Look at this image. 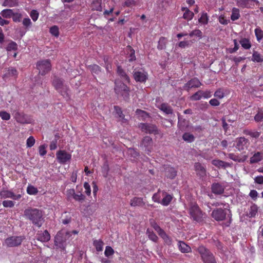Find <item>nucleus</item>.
I'll return each instance as SVG.
<instances>
[{"instance_id": "nucleus-1", "label": "nucleus", "mask_w": 263, "mask_h": 263, "mask_svg": "<svg viewBox=\"0 0 263 263\" xmlns=\"http://www.w3.org/2000/svg\"><path fill=\"white\" fill-rule=\"evenodd\" d=\"M24 216L38 228L41 227L45 221L44 212L37 208H28L25 209Z\"/></svg>"}, {"instance_id": "nucleus-2", "label": "nucleus", "mask_w": 263, "mask_h": 263, "mask_svg": "<svg viewBox=\"0 0 263 263\" xmlns=\"http://www.w3.org/2000/svg\"><path fill=\"white\" fill-rule=\"evenodd\" d=\"M52 85L54 88L64 98H69V87L64 84V81L62 79L54 77L52 81Z\"/></svg>"}, {"instance_id": "nucleus-3", "label": "nucleus", "mask_w": 263, "mask_h": 263, "mask_svg": "<svg viewBox=\"0 0 263 263\" xmlns=\"http://www.w3.org/2000/svg\"><path fill=\"white\" fill-rule=\"evenodd\" d=\"M198 251L204 263H217L213 254L204 247L200 246Z\"/></svg>"}, {"instance_id": "nucleus-4", "label": "nucleus", "mask_w": 263, "mask_h": 263, "mask_svg": "<svg viewBox=\"0 0 263 263\" xmlns=\"http://www.w3.org/2000/svg\"><path fill=\"white\" fill-rule=\"evenodd\" d=\"M190 214L194 220L201 222L203 220V214L201 210L196 203H192L189 209Z\"/></svg>"}, {"instance_id": "nucleus-5", "label": "nucleus", "mask_w": 263, "mask_h": 263, "mask_svg": "<svg viewBox=\"0 0 263 263\" xmlns=\"http://www.w3.org/2000/svg\"><path fill=\"white\" fill-rule=\"evenodd\" d=\"M115 91L118 95L122 96L125 99L129 98V88L121 82H115Z\"/></svg>"}, {"instance_id": "nucleus-6", "label": "nucleus", "mask_w": 263, "mask_h": 263, "mask_svg": "<svg viewBox=\"0 0 263 263\" xmlns=\"http://www.w3.org/2000/svg\"><path fill=\"white\" fill-rule=\"evenodd\" d=\"M25 239L24 236H12L7 238L5 242L8 247H16L20 246Z\"/></svg>"}, {"instance_id": "nucleus-7", "label": "nucleus", "mask_w": 263, "mask_h": 263, "mask_svg": "<svg viewBox=\"0 0 263 263\" xmlns=\"http://www.w3.org/2000/svg\"><path fill=\"white\" fill-rule=\"evenodd\" d=\"M51 65L49 60H44L39 61L36 64V68L39 70V73L44 76L51 70Z\"/></svg>"}, {"instance_id": "nucleus-8", "label": "nucleus", "mask_w": 263, "mask_h": 263, "mask_svg": "<svg viewBox=\"0 0 263 263\" xmlns=\"http://www.w3.org/2000/svg\"><path fill=\"white\" fill-rule=\"evenodd\" d=\"M227 212V210L226 209L217 208L212 211L211 216L217 221H222L226 218Z\"/></svg>"}, {"instance_id": "nucleus-9", "label": "nucleus", "mask_w": 263, "mask_h": 263, "mask_svg": "<svg viewBox=\"0 0 263 263\" xmlns=\"http://www.w3.org/2000/svg\"><path fill=\"white\" fill-rule=\"evenodd\" d=\"M139 127L143 132L145 133L154 135L158 134L157 126L152 124L141 123L139 125Z\"/></svg>"}, {"instance_id": "nucleus-10", "label": "nucleus", "mask_w": 263, "mask_h": 263, "mask_svg": "<svg viewBox=\"0 0 263 263\" xmlns=\"http://www.w3.org/2000/svg\"><path fill=\"white\" fill-rule=\"evenodd\" d=\"M57 159L61 164H65L71 158V155L64 150H59L56 154Z\"/></svg>"}, {"instance_id": "nucleus-11", "label": "nucleus", "mask_w": 263, "mask_h": 263, "mask_svg": "<svg viewBox=\"0 0 263 263\" xmlns=\"http://www.w3.org/2000/svg\"><path fill=\"white\" fill-rule=\"evenodd\" d=\"M153 142L152 138L149 136H145L140 144L142 149L146 151L148 154L151 152L153 148Z\"/></svg>"}, {"instance_id": "nucleus-12", "label": "nucleus", "mask_w": 263, "mask_h": 263, "mask_svg": "<svg viewBox=\"0 0 263 263\" xmlns=\"http://www.w3.org/2000/svg\"><path fill=\"white\" fill-rule=\"evenodd\" d=\"M0 196L2 198H10L14 200H18L22 197L21 194H16L12 190L5 189L0 191Z\"/></svg>"}, {"instance_id": "nucleus-13", "label": "nucleus", "mask_w": 263, "mask_h": 263, "mask_svg": "<svg viewBox=\"0 0 263 263\" xmlns=\"http://www.w3.org/2000/svg\"><path fill=\"white\" fill-rule=\"evenodd\" d=\"M133 76L136 82L141 83L145 82L148 79L147 73L142 69L134 71Z\"/></svg>"}, {"instance_id": "nucleus-14", "label": "nucleus", "mask_w": 263, "mask_h": 263, "mask_svg": "<svg viewBox=\"0 0 263 263\" xmlns=\"http://www.w3.org/2000/svg\"><path fill=\"white\" fill-rule=\"evenodd\" d=\"M14 118L17 122L21 124H29L31 123L30 118L23 112H16L15 114Z\"/></svg>"}, {"instance_id": "nucleus-15", "label": "nucleus", "mask_w": 263, "mask_h": 263, "mask_svg": "<svg viewBox=\"0 0 263 263\" xmlns=\"http://www.w3.org/2000/svg\"><path fill=\"white\" fill-rule=\"evenodd\" d=\"M202 85L200 81L196 78H194L189 81L183 86L184 89L189 90L192 88H198Z\"/></svg>"}, {"instance_id": "nucleus-16", "label": "nucleus", "mask_w": 263, "mask_h": 263, "mask_svg": "<svg viewBox=\"0 0 263 263\" xmlns=\"http://www.w3.org/2000/svg\"><path fill=\"white\" fill-rule=\"evenodd\" d=\"M36 239L43 242H48L50 239V235L47 230L39 231L36 233Z\"/></svg>"}, {"instance_id": "nucleus-17", "label": "nucleus", "mask_w": 263, "mask_h": 263, "mask_svg": "<svg viewBox=\"0 0 263 263\" xmlns=\"http://www.w3.org/2000/svg\"><path fill=\"white\" fill-rule=\"evenodd\" d=\"M249 145V140L245 137H239L236 140V148L239 151L244 150L247 148Z\"/></svg>"}, {"instance_id": "nucleus-18", "label": "nucleus", "mask_w": 263, "mask_h": 263, "mask_svg": "<svg viewBox=\"0 0 263 263\" xmlns=\"http://www.w3.org/2000/svg\"><path fill=\"white\" fill-rule=\"evenodd\" d=\"M54 245L57 248L61 249L63 251L65 250V240L59 233H58L54 237Z\"/></svg>"}, {"instance_id": "nucleus-19", "label": "nucleus", "mask_w": 263, "mask_h": 263, "mask_svg": "<svg viewBox=\"0 0 263 263\" xmlns=\"http://www.w3.org/2000/svg\"><path fill=\"white\" fill-rule=\"evenodd\" d=\"M194 170L198 176L200 177H205L206 175V170L205 166L200 162H196L194 165Z\"/></svg>"}, {"instance_id": "nucleus-20", "label": "nucleus", "mask_w": 263, "mask_h": 263, "mask_svg": "<svg viewBox=\"0 0 263 263\" xmlns=\"http://www.w3.org/2000/svg\"><path fill=\"white\" fill-rule=\"evenodd\" d=\"M225 187L219 183H214L211 186V190L215 195H221L223 193Z\"/></svg>"}, {"instance_id": "nucleus-21", "label": "nucleus", "mask_w": 263, "mask_h": 263, "mask_svg": "<svg viewBox=\"0 0 263 263\" xmlns=\"http://www.w3.org/2000/svg\"><path fill=\"white\" fill-rule=\"evenodd\" d=\"M212 164L216 167L220 168L226 169L227 167H232V163L227 162L219 159H214L212 161Z\"/></svg>"}, {"instance_id": "nucleus-22", "label": "nucleus", "mask_w": 263, "mask_h": 263, "mask_svg": "<svg viewBox=\"0 0 263 263\" xmlns=\"http://www.w3.org/2000/svg\"><path fill=\"white\" fill-rule=\"evenodd\" d=\"M228 156L230 159L237 162H243L248 158V156L243 154V153H242L241 156L236 155L234 153H229Z\"/></svg>"}, {"instance_id": "nucleus-23", "label": "nucleus", "mask_w": 263, "mask_h": 263, "mask_svg": "<svg viewBox=\"0 0 263 263\" xmlns=\"http://www.w3.org/2000/svg\"><path fill=\"white\" fill-rule=\"evenodd\" d=\"M162 197L163 198L161 201L160 204L164 206H167L173 199L172 195L165 191H162Z\"/></svg>"}, {"instance_id": "nucleus-24", "label": "nucleus", "mask_w": 263, "mask_h": 263, "mask_svg": "<svg viewBox=\"0 0 263 263\" xmlns=\"http://www.w3.org/2000/svg\"><path fill=\"white\" fill-rule=\"evenodd\" d=\"M130 205L131 206H143L145 202L143 199L141 197H135L130 199Z\"/></svg>"}, {"instance_id": "nucleus-25", "label": "nucleus", "mask_w": 263, "mask_h": 263, "mask_svg": "<svg viewBox=\"0 0 263 263\" xmlns=\"http://www.w3.org/2000/svg\"><path fill=\"white\" fill-rule=\"evenodd\" d=\"M90 7L92 11L101 12L102 11V0H93Z\"/></svg>"}, {"instance_id": "nucleus-26", "label": "nucleus", "mask_w": 263, "mask_h": 263, "mask_svg": "<svg viewBox=\"0 0 263 263\" xmlns=\"http://www.w3.org/2000/svg\"><path fill=\"white\" fill-rule=\"evenodd\" d=\"M127 58L129 62H133L136 60L135 51L131 46H127L126 48Z\"/></svg>"}, {"instance_id": "nucleus-27", "label": "nucleus", "mask_w": 263, "mask_h": 263, "mask_svg": "<svg viewBox=\"0 0 263 263\" xmlns=\"http://www.w3.org/2000/svg\"><path fill=\"white\" fill-rule=\"evenodd\" d=\"M253 2H256V4L259 3V1L256 0H237V5L242 8H248Z\"/></svg>"}, {"instance_id": "nucleus-28", "label": "nucleus", "mask_w": 263, "mask_h": 263, "mask_svg": "<svg viewBox=\"0 0 263 263\" xmlns=\"http://www.w3.org/2000/svg\"><path fill=\"white\" fill-rule=\"evenodd\" d=\"M263 158V153L257 152L250 158V163L251 164L256 163L260 161Z\"/></svg>"}, {"instance_id": "nucleus-29", "label": "nucleus", "mask_w": 263, "mask_h": 263, "mask_svg": "<svg viewBox=\"0 0 263 263\" xmlns=\"http://www.w3.org/2000/svg\"><path fill=\"white\" fill-rule=\"evenodd\" d=\"M117 73L126 82L129 83L130 79L121 66L117 67Z\"/></svg>"}, {"instance_id": "nucleus-30", "label": "nucleus", "mask_w": 263, "mask_h": 263, "mask_svg": "<svg viewBox=\"0 0 263 263\" xmlns=\"http://www.w3.org/2000/svg\"><path fill=\"white\" fill-rule=\"evenodd\" d=\"M158 107L167 115L172 114L173 112L171 107L166 103H162Z\"/></svg>"}, {"instance_id": "nucleus-31", "label": "nucleus", "mask_w": 263, "mask_h": 263, "mask_svg": "<svg viewBox=\"0 0 263 263\" xmlns=\"http://www.w3.org/2000/svg\"><path fill=\"white\" fill-rule=\"evenodd\" d=\"M182 11H184L183 17L185 20H191L194 15V13L187 8L182 7Z\"/></svg>"}, {"instance_id": "nucleus-32", "label": "nucleus", "mask_w": 263, "mask_h": 263, "mask_svg": "<svg viewBox=\"0 0 263 263\" xmlns=\"http://www.w3.org/2000/svg\"><path fill=\"white\" fill-rule=\"evenodd\" d=\"M114 109L116 114L118 115V117L121 119L122 123H126L127 120L125 119V116L123 114L121 107L118 106H114Z\"/></svg>"}, {"instance_id": "nucleus-33", "label": "nucleus", "mask_w": 263, "mask_h": 263, "mask_svg": "<svg viewBox=\"0 0 263 263\" xmlns=\"http://www.w3.org/2000/svg\"><path fill=\"white\" fill-rule=\"evenodd\" d=\"M239 43L241 47L245 49H249L251 47V43L249 39L242 38L239 41Z\"/></svg>"}, {"instance_id": "nucleus-34", "label": "nucleus", "mask_w": 263, "mask_h": 263, "mask_svg": "<svg viewBox=\"0 0 263 263\" xmlns=\"http://www.w3.org/2000/svg\"><path fill=\"white\" fill-rule=\"evenodd\" d=\"M167 42V40L166 37H161L158 43L157 49L160 50L165 49Z\"/></svg>"}, {"instance_id": "nucleus-35", "label": "nucleus", "mask_w": 263, "mask_h": 263, "mask_svg": "<svg viewBox=\"0 0 263 263\" xmlns=\"http://www.w3.org/2000/svg\"><path fill=\"white\" fill-rule=\"evenodd\" d=\"M251 60L254 62L261 63L263 62V57L259 52L254 51L252 54Z\"/></svg>"}, {"instance_id": "nucleus-36", "label": "nucleus", "mask_w": 263, "mask_h": 263, "mask_svg": "<svg viewBox=\"0 0 263 263\" xmlns=\"http://www.w3.org/2000/svg\"><path fill=\"white\" fill-rule=\"evenodd\" d=\"M240 16V11L239 9L235 7L233 8L232 9V14L231 15V19L233 21H235L238 20Z\"/></svg>"}, {"instance_id": "nucleus-37", "label": "nucleus", "mask_w": 263, "mask_h": 263, "mask_svg": "<svg viewBox=\"0 0 263 263\" xmlns=\"http://www.w3.org/2000/svg\"><path fill=\"white\" fill-rule=\"evenodd\" d=\"M93 245L95 247L97 251L101 252L103 250L104 242L101 240H95L93 241Z\"/></svg>"}, {"instance_id": "nucleus-38", "label": "nucleus", "mask_w": 263, "mask_h": 263, "mask_svg": "<svg viewBox=\"0 0 263 263\" xmlns=\"http://www.w3.org/2000/svg\"><path fill=\"white\" fill-rule=\"evenodd\" d=\"M254 121L257 123L263 122V110L258 108L257 112L254 117Z\"/></svg>"}, {"instance_id": "nucleus-39", "label": "nucleus", "mask_w": 263, "mask_h": 263, "mask_svg": "<svg viewBox=\"0 0 263 263\" xmlns=\"http://www.w3.org/2000/svg\"><path fill=\"white\" fill-rule=\"evenodd\" d=\"M137 5V0H125L122 4V7L133 8Z\"/></svg>"}, {"instance_id": "nucleus-40", "label": "nucleus", "mask_w": 263, "mask_h": 263, "mask_svg": "<svg viewBox=\"0 0 263 263\" xmlns=\"http://www.w3.org/2000/svg\"><path fill=\"white\" fill-rule=\"evenodd\" d=\"M17 0H5L3 6L5 7H13L18 5Z\"/></svg>"}, {"instance_id": "nucleus-41", "label": "nucleus", "mask_w": 263, "mask_h": 263, "mask_svg": "<svg viewBox=\"0 0 263 263\" xmlns=\"http://www.w3.org/2000/svg\"><path fill=\"white\" fill-rule=\"evenodd\" d=\"M1 15L4 18H11L13 15V12L11 9H4L1 12Z\"/></svg>"}, {"instance_id": "nucleus-42", "label": "nucleus", "mask_w": 263, "mask_h": 263, "mask_svg": "<svg viewBox=\"0 0 263 263\" xmlns=\"http://www.w3.org/2000/svg\"><path fill=\"white\" fill-rule=\"evenodd\" d=\"M243 133L246 135H249L252 138H257L260 135V133L257 131H252L250 130L245 129L243 130Z\"/></svg>"}, {"instance_id": "nucleus-43", "label": "nucleus", "mask_w": 263, "mask_h": 263, "mask_svg": "<svg viewBox=\"0 0 263 263\" xmlns=\"http://www.w3.org/2000/svg\"><path fill=\"white\" fill-rule=\"evenodd\" d=\"M6 50L7 51H16L17 50V44L15 42L11 41L7 46Z\"/></svg>"}, {"instance_id": "nucleus-44", "label": "nucleus", "mask_w": 263, "mask_h": 263, "mask_svg": "<svg viewBox=\"0 0 263 263\" xmlns=\"http://www.w3.org/2000/svg\"><path fill=\"white\" fill-rule=\"evenodd\" d=\"M254 32L257 41L260 42L263 38V31L260 27H258L255 29Z\"/></svg>"}, {"instance_id": "nucleus-45", "label": "nucleus", "mask_w": 263, "mask_h": 263, "mask_svg": "<svg viewBox=\"0 0 263 263\" xmlns=\"http://www.w3.org/2000/svg\"><path fill=\"white\" fill-rule=\"evenodd\" d=\"M88 68L93 74H98L101 71V68L96 64L89 65Z\"/></svg>"}, {"instance_id": "nucleus-46", "label": "nucleus", "mask_w": 263, "mask_h": 263, "mask_svg": "<svg viewBox=\"0 0 263 263\" xmlns=\"http://www.w3.org/2000/svg\"><path fill=\"white\" fill-rule=\"evenodd\" d=\"M183 139L187 142H192L195 140L194 135L192 134L185 133L182 136Z\"/></svg>"}, {"instance_id": "nucleus-47", "label": "nucleus", "mask_w": 263, "mask_h": 263, "mask_svg": "<svg viewBox=\"0 0 263 263\" xmlns=\"http://www.w3.org/2000/svg\"><path fill=\"white\" fill-rule=\"evenodd\" d=\"M162 197V191H161L160 190L158 191V192L156 193H155L153 197H152V200L155 202L158 203H160L161 202V198Z\"/></svg>"}, {"instance_id": "nucleus-48", "label": "nucleus", "mask_w": 263, "mask_h": 263, "mask_svg": "<svg viewBox=\"0 0 263 263\" xmlns=\"http://www.w3.org/2000/svg\"><path fill=\"white\" fill-rule=\"evenodd\" d=\"M198 21L200 23L206 25L209 22V17L208 14L206 12H203L201 13L200 17L199 18Z\"/></svg>"}, {"instance_id": "nucleus-49", "label": "nucleus", "mask_w": 263, "mask_h": 263, "mask_svg": "<svg viewBox=\"0 0 263 263\" xmlns=\"http://www.w3.org/2000/svg\"><path fill=\"white\" fill-rule=\"evenodd\" d=\"M136 115L138 116L139 118H141V120H145L147 118L149 117L148 114L145 111L141 109H137Z\"/></svg>"}, {"instance_id": "nucleus-50", "label": "nucleus", "mask_w": 263, "mask_h": 263, "mask_svg": "<svg viewBox=\"0 0 263 263\" xmlns=\"http://www.w3.org/2000/svg\"><path fill=\"white\" fill-rule=\"evenodd\" d=\"M146 234L148 235V238L154 242H157L158 238L155 233L148 229L146 231Z\"/></svg>"}, {"instance_id": "nucleus-51", "label": "nucleus", "mask_w": 263, "mask_h": 263, "mask_svg": "<svg viewBox=\"0 0 263 263\" xmlns=\"http://www.w3.org/2000/svg\"><path fill=\"white\" fill-rule=\"evenodd\" d=\"M202 90H199L190 97L192 101H198L202 98Z\"/></svg>"}, {"instance_id": "nucleus-52", "label": "nucleus", "mask_w": 263, "mask_h": 263, "mask_svg": "<svg viewBox=\"0 0 263 263\" xmlns=\"http://www.w3.org/2000/svg\"><path fill=\"white\" fill-rule=\"evenodd\" d=\"M27 193L29 195H35L38 193L36 187L32 185H29L27 188Z\"/></svg>"}, {"instance_id": "nucleus-53", "label": "nucleus", "mask_w": 263, "mask_h": 263, "mask_svg": "<svg viewBox=\"0 0 263 263\" xmlns=\"http://www.w3.org/2000/svg\"><path fill=\"white\" fill-rule=\"evenodd\" d=\"M78 193H76L75 190L73 189H69L66 192V196L68 200L71 199H74L76 195Z\"/></svg>"}, {"instance_id": "nucleus-54", "label": "nucleus", "mask_w": 263, "mask_h": 263, "mask_svg": "<svg viewBox=\"0 0 263 263\" xmlns=\"http://www.w3.org/2000/svg\"><path fill=\"white\" fill-rule=\"evenodd\" d=\"M49 32L53 36L58 37L59 35V29L57 26H53L50 27Z\"/></svg>"}, {"instance_id": "nucleus-55", "label": "nucleus", "mask_w": 263, "mask_h": 263, "mask_svg": "<svg viewBox=\"0 0 263 263\" xmlns=\"http://www.w3.org/2000/svg\"><path fill=\"white\" fill-rule=\"evenodd\" d=\"M115 253L114 250L110 246H106L104 252L106 257H109L114 255Z\"/></svg>"}, {"instance_id": "nucleus-56", "label": "nucleus", "mask_w": 263, "mask_h": 263, "mask_svg": "<svg viewBox=\"0 0 263 263\" xmlns=\"http://www.w3.org/2000/svg\"><path fill=\"white\" fill-rule=\"evenodd\" d=\"M214 96L215 97H216L219 99H222L224 94L222 89L219 88L217 89L214 93Z\"/></svg>"}, {"instance_id": "nucleus-57", "label": "nucleus", "mask_w": 263, "mask_h": 263, "mask_svg": "<svg viewBox=\"0 0 263 263\" xmlns=\"http://www.w3.org/2000/svg\"><path fill=\"white\" fill-rule=\"evenodd\" d=\"M35 140L33 136H30L26 141V145L28 147H31L35 143Z\"/></svg>"}, {"instance_id": "nucleus-58", "label": "nucleus", "mask_w": 263, "mask_h": 263, "mask_svg": "<svg viewBox=\"0 0 263 263\" xmlns=\"http://www.w3.org/2000/svg\"><path fill=\"white\" fill-rule=\"evenodd\" d=\"M2 204L5 208H13L15 205L14 202L12 200H4Z\"/></svg>"}, {"instance_id": "nucleus-59", "label": "nucleus", "mask_w": 263, "mask_h": 263, "mask_svg": "<svg viewBox=\"0 0 263 263\" xmlns=\"http://www.w3.org/2000/svg\"><path fill=\"white\" fill-rule=\"evenodd\" d=\"M85 199V195L80 192L77 194L74 200L76 201H78L79 202L82 203Z\"/></svg>"}, {"instance_id": "nucleus-60", "label": "nucleus", "mask_w": 263, "mask_h": 263, "mask_svg": "<svg viewBox=\"0 0 263 263\" xmlns=\"http://www.w3.org/2000/svg\"><path fill=\"white\" fill-rule=\"evenodd\" d=\"M0 117L4 120H9L10 119V115L5 111H0Z\"/></svg>"}, {"instance_id": "nucleus-61", "label": "nucleus", "mask_w": 263, "mask_h": 263, "mask_svg": "<svg viewBox=\"0 0 263 263\" xmlns=\"http://www.w3.org/2000/svg\"><path fill=\"white\" fill-rule=\"evenodd\" d=\"M47 145L45 144L41 145L39 147V154L41 156H44L47 153L46 148Z\"/></svg>"}, {"instance_id": "nucleus-62", "label": "nucleus", "mask_w": 263, "mask_h": 263, "mask_svg": "<svg viewBox=\"0 0 263 263\" xmlns=\"http://www.w3.org/2000/svg\"><path fill=\"white\" fill-rule=\"evenodd\" d=\"M190 36H196L201 38L202 36V33L200 30L195 29V30L192 31L190 33Z\"/></svg>"}, {"instance_id": "nucleus-63", "label": "nucleus", "mask_w": 263, "mask_h": 263, "mask_svg": "<svg viewBox=\"0 0 263 263\" xmlns=\"http://www.w3.org/2000/svg\"><path fill=\"white\" fill-rule=\"evenodd\" d=\"M191 251V247L182 241V253H189Z\"/></svg>"}, {"instance_id": "nucleus-64", "label": "nucleus", "mask_w": 263, "mask_h": 263, "mask_svg": "<svg viewBox=\"0 0 263 263\" xmlns=\"http://www.w3.org/2000/svg\"><path fill=\"white\" fill-rule=\"evenodd\" d=\"M8 74L10 76L16 77L18 74L17 71L13 67H10L8 70Z\"/></svg>"}]
</instances>
